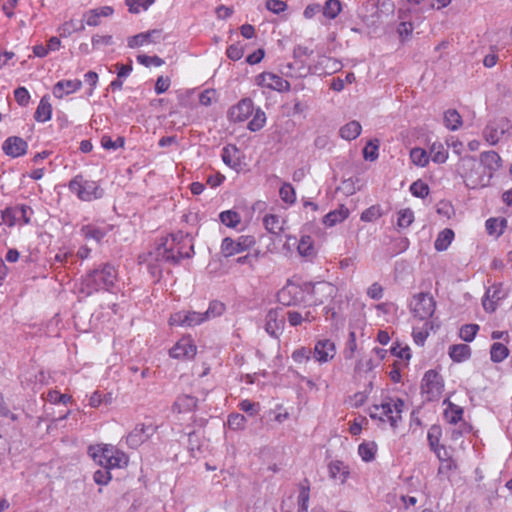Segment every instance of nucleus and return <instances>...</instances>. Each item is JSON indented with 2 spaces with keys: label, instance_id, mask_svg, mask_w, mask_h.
Returning a JSON list of instances; mask_svg holds the SVG:
<instances>
[{
  "label": "nucleus",
  "instance_id": "obj_1",
  "mask_svg": "<svg viewBox=\"0 0 512 512\" xmlns=\"http://www.w3.org/2000/svg\"><path fill=\"white\" fill-rule=\"evenodd\" d=\"M117 271L110 263L99 265L89 271L82 280V291L91 295L100 290L110 291L117 281Z\"/></svg>",
  "mask_w": 512,
  "mask_h": 512
},
{
  "label": "nucleus",
  "instance_id": "obj_2",
  "mask_svg": "<svg viewBox=\"0 0 512 512\" xmlns=\"http://www.w3.org/2000/svg\"><path fill=\"white\" fill-rule=\"evenodd\" d=\"M172 239L161 238L153 252L150 255L155 261H164L172 265H178L184 258H191L194 255V246L191 245L188 252H182L180 248L176 249V245H179L183 240L184 235L179 232L171 236Z\"/></svg>",
  "mask_w": 512,
  "mask_h": 512
},
{
  "label": "nucleus",
  "instance_id": "obj_3",
  "mask_svg": "<svg viewBox=\"0 0 512 512\" xmlns=\"http://www.w3.org/2000/svg\"><path fill=\"white\" fill-rule=\"evenodd\" d=\"M69 190L75 193L82 201H91L103 196V189L92 180H87L83 175H76L68 184Z\"/></svg>",
  "mask_w": 512,
  "mask_h": 512
},
{
  "label": "nucleus",
  "instance_id": "obj_4",
  "mask_svg": "<svg viewBox=\"0 0 512 512\" xmlns=\"http://www.w3.org/2000/svg\"><path fill=\"white\" fill-rule=\"evenodd\" d=\"M410 307L415 317L426 320L434 314L436 302L429 293L421 292L414 295Z\"/></svg>",
  "mask_w": 512,
  "mask_h": 512
},
{
  "label": "nucleus",
  "instance_id": "obj_5",
  "mask_svg": "<svg viewBox=\"0 0 512 512\" xmlns=\"http://www.w3.org/2000/svg\"><path fill=\"white\" fill-rule=\"evenodd\" d=\"M255 243L256 240L251 235H241L237 240L225 237L221 243V253L225 258H228L250 249Z\"/></svg>",
  "mask_w": 512,
  "mask_h": 512
},
{
  "label": "nucleus",
  "instance_id": "obj_6",
  "mask_svg": "<svg viewBox=\"0 0 512 512\" xmlns=\"http://www.w3.org/2000/svg\"><path fill=\"white\" fill-rule=\"evenodd\" d=\"M306 288L288 280L286 285L277 293V301L284 306H297L304 302Z\"/></svg>",
  "mask_w": 512,
  "mask_h": 512
},
{
  "label": "nucleus",
  "instance_id": "obj_7",
  "mask_svg": "<svg viewBox=\"0 0 512 512\" xmlns=\"http://www.w3.org/2000/svg\"><path fill=\"white\" fill-rule=\"evenodd\" d=\"M511 128L510 120L501 117L487 124L483 130V136L489 144L496 145L505 134L509 133Z\"/></svg>",
  "mask_w": 512,
  "mask_h": 512
},
{
  "label": "nucleus",
  "instance_id": "obj_8",
  "mask_svg": "<svg viewBox=\"0 0 512 512\" xmlns=\"http://www.w3.org/2000/svg\"><path fill=\"white\" fill-rule=\"evenodd\" d=\"M443 387V378L436 370L430 369L425 372L421 389L428 395L429 400L438 397L442 393Z\"/></svg>",
  "mask_w": 512,
  "mask_h": 512
},
{
  "label": "nucleus",
  "instance_id": "obj_9",
  "mask_svg": "<svg viewBox=\"0 0 512 512\" xmlns=\"http://www.w3.org/2000/svg\"><path fill=\"white\" fill-rule=\"evenodd\" d=\"M256 84L278 92L289 91L291 87L287 80H284L282 77L270 72H263L257 75Z\"/></svg>",
  "mask_w": 512,
  "mask_h": 512
},
{
  "label": "nucleus",
  "instance_id": "obj_10",
  "mask_svg": "<svg viewBox=\"0 0 512 512\" xmlns=\"http://www.w3.org/2000/svg\"><path fill=\"white\" fill-rule=\"evenodd\" d=\"M206 321L204 313L196 311H179L171 315L170 325L192 327Z\"/></svg>",
  "mask_w": 512,
  "mask_h": 512
},
{
  "label": "nucleus",
  "instance_id": "obj_11",
  "mask_svg": "<svg viewBox=\"0 0 512 512\" xmlns=\"http://www.w3.org/2000/svg\"><path fill=\"white\" fill-rule=\"evenodd\" d=\"M254 111L252 99L243 98L228 111V117L232 122H243L247 120Z\"/></svg>",
  "mask_w": 512,
  "mask_h": 512
},
{
  "label": "nucleus",
  "instance_id": "obj_12",
  "mask_svg": "<svg viewBox=\"0 0 512 512\" xmlns=\"http://www.w3.org/2000/svg\"><path fill=\"white\" fill-rule=\"evenodd\" d=\"M155 428L151 425L137 424L128 434L126 442L130 448L136 449L154 433Z\"/></svg>",
  "mask_w": 512,
  "mask_h": 512
},
{
  "label": "nucleus",
  "instance_id": "obj_13",
  "mask_svg": "<svg viewBox=\"0 0 512 512\" xmlns=\"http://www.w3.org/2000/svg\"><path fill=\"white\" fill-rule=\"evenodd\" d=\"M28 143L21 137L10 136L2 144L3 152L12 158L23 156L27 153Z\"/></svg>",
  "mask_w": 512,
  "mask_h": 512
},
{
  "label": "nucleus",
  "instance_id": "obj_14",
  "mask_svg": "<svg viewBox=\"0 0 512 512\" xmlns=\"http://www.w3.org/2000/svg\"><path fill=\"white\" fill-rule=\"evenodd\" d=\"M265 331L272 337L278 338L285 326V319L279 316L276 309H270L265 317Z\"/></svg>",
  "mask_w": 512,
  "mask_h": 512
},
{
  "label": "nucleus",
  "instance_id": "obj_15",
  "mask_svg": "<svg viewBox=\"0 0 512 512\" xmlns=\"http://www.w3.org/2000/svg\"><path fill=\"white\" fill-rule=\"evenodd\" d=\"M196 352L197 348L190 339H181L169 350V355L175 359H191Z\"/></svg>",
  "mask_w": 512,
  "mask_h": 512
},
{
  "label": "nucleus",
  "instance_id": "obj_16",
  "mask_svg": "<svg viewBox=\"0 0 512 512\" xmlns=\"http://www.w3.org/2000/svg\"><path fill=\"white\" fill-rule=\"evenodd\" d=\"M88 452L95 462H97L103 468L109 469V465H111L112 453H114L113 446H90Z\"/></svg>",
  "mask_w": 512,
  "mask_h": 512
},
{
  "label": "nucleus",
  "instance_id": "obj_17",
  "mask_svg": "<svg viewBox=\"0 0 512 512\" xmlns=\"http://www.w3.org/2000/svg\"><path fill=\"white\" fill-rule=\"evenodd\" d=\"M114 13L112 6H102L94 9H90L83 13V21L88 26L96 27L101 24V17H110Z\"/></svg>",
  "mask_w": 512,
  "mask_h": 512
},
{
  "label": "nucleus",
  "instance_id": "obj_18",
  "mask_svg": "<svg viewBox=\"0 0 512 512\" xmlns=\"http://www.w3.org/2000/svg\"><path fill=\"white\" fill-rule=\"evenodd\" d=\"M82 87V81L79 79L74 80H60L52 89V93L56 98H63L65 95H69L78 91Z\"/></svg>",
  "mask_w": 512,
  "mask_h": 512
},
{
  "label": "nucleus",
  "instance_id": "obj_19",
  "mask_svg": "<svg viewBox=\"0 0 512 512\" xmlns=\"http://www.w3.org/2000/svg\"><path fill=\"white\" fill-rule=\"evenodd\" d=\"M335 355V345L332 341L320 340L314 347V357L317 361L324 363L332 359Z\"/></svg>",
  "mask_w": 512,
  "mask_h": 512
},
{
  "label": "nucleus",
  "instance_id": "obj_20",
  "mask_svg": "<svg viewBox=\"0 0 512 512\" xmlns=\"http://www.w3.org/2000/svg\"><path fill=\"white\" fill-rule=\"evenodd\" d=\"M160 33V30L154 29L129 37L128 47L136 48L143 46L145 43H157L160 37Z\"/></svg>",
  "mask_w": 512,
  "mask_h": 512
},
{
  "label": "nucleus",
  "instance_id": "obj_21",
  "mask_svg": "<svg viewBox=\"0 0 512 512\" xmlns=\"http://www.w3.org/2000/svg\"><path fill=\"white\" fill-rule=\"evenodd\" d=\"M198 399L192 395L184 394L177 397L172 409L177 413L191 412L197 408Z\"/></svg>",
  "mask_w": 512,
  "mask_h": 512
},
{
  "label": "nucleus",
  "instance_id": "obj_22",
  "mask_svg": "<svg viewBox=\"0 0 512 512\" xmlns=\"http://www.w3.org/2000/svg\"><path fill=\"white\" fill-rule=\"evenodd\" d=\"M239 153V149L235 145H227L223 147L221 158L223 162L234 170H238L240 167V159L236 157V154Z\"/></svg>",
  "mask_w": 512,
  "mask_h": 512
},
{
  "label": "nucleus",
  "instance_id": "obj_23",
  "mask_svg": "<svg viewBox=\"0 0 512 512\" xmlns=\"http://www.w3.org/2000/svg\"><path fill=\"white\" fill-rule=\"evenodd\" d=\"M480 164L490 171H497L501 167V158L495 151H485L480 155Z\"/></svg>",
  "mask_w": 512,
  "mask_h": 512
},
{
  "label": "nucleus",
  "instance_id": "obj_24",
  "mask_svg": "<svg viewBox=\"0 0 512 512\" xmlns=\"http://www.w3.org/2000/svg\"><path fill=\"white\" fill-rule=\"evenodd\" d=\"M349 213L347 207L340 205L338 209L329 212L323 217V223L328 227H332L348 218Z\"/></svg>",
  "mask_w": 512,
  "mask_h": 512
},
{
  "label": "nucleus",
  "instance_id": "obj_25",
  "mask_svg": "<svg viewBox=\"0 0 512 512\" xmlns=\"http://www.w3.org/2000/svg\"><path fill=\"white\" fill-rule=\"evenodd\" d=\"M471 348L467 344H454L449 347L450 358L457 363L468 360L471 357Z\"/></svg>",
  "mask_w": 512,
  "mask_h": 512
},
{
  "label": "nucleus",
  "instance_id": "obj_26",
  "mask_svg": "<svg viewBox=\"0 0 512 512\" xmlns=\"http://www.w3.org/2000/svg\"><path fill=\"white\" fill-rule=\"evenodd\" d=\"M52 116V106L49 102L48 96H43L39 105L34 113V118L38 122H47Z\"/></svg>",
  "mask_w": 512,
  "mask_h": 512
},
{
  "label": "nucleus",
  "instance_id": "obj_27",
  "mask_svg": "<svg viewBox=\"0 0 512 512\" xmlns=\"http://www.w3.org/2000/svg\"><path fill=\"white\" fill-rule=\"evenodd\" d=\"M85 29V24L82 19L74 20L71 19L63 23L59 28L58 32L61 37H68L72 35L74 32H81Z\"/></svg>",
  "mask_w": 512,
  "mask_h": 512
},
{
  "label": "nucleus",
  "instance_id": "obj_28",
  "mask_svg": "<svg viewBox=\"0 0 512 512\" xmlns=\"http://www.w3.org/2000/svg\"><path fill=\"white\" fill-rule=\"evenodd\" d=\"M310 498V483L308 479H304L299 484V495H298V512H307L308 503Z\"/></svg>",
  "mask_w": 512,
  "mask_h": 512
},
{
  "label": "nucleus",
  "instance_id": "obj_29",
  "mask_svg": "<svg viewBox=\"0 0 512 512\" xmlns=\"http://www.w3.org/2000/svg\"><path fill=\"white\" fill-rule=\"evenodd\" d=\"M361 124L356 121H350L340 128L339 134L341 138L351 141L356 139L361 133Z\"/></svg>",
  "mask_w": 512,
  "mask_h": 512
},
{
  "label": "nucleus",
  "instance_id": "obj_30",
  "mask_svg": "<svg viewBox=\"0 0 512 512\" xmlns=\"http://www.w3.org/2000/svg\"><path fill=\"white\" fill-rule=\"evenodd\" d=\"M328 468L330 477L340 479L342 483H344L349 476L348 467L342 461H331Z\"/></svg>",
  "mask_w": 512,
  "mask_h": 512
},
{
  "label": "nucleus",
  "instance_id": "obj_31",
  "mask_svg": "<svg viewBox=\"0 0 512 512\" xmlns=\"http://www.w3.org/2000/svg\"><path fill=\"white\" fill-rule=\"evenodd\" d=\"M442 435V429L439 425H432L428 430L427 440L429 443L430 449L436 454L437 457H440V438Z\"/></svg>",
  "mask_w": 512,
  "mask_h": 512
},
{
  "label": "nucleus",
  "instance_id": "obj_32",
  "mask_svg": "<svg viewBox=\"0 0 512 512\" xmlns=\"http://www.w3.org/2000/svg\"><path fill=\"white\" fill-rule=\"evenodd\" d=\"M453 238H454L453 230L450 228H445L438 234V236L434 242L435 249L440 252L445 251L448 248V246L451 244Z\"/></svg>",
  "mask_w": 512,
  "mask_h": 512
},
{
  "label": "nucleus",
  "instance_id": "obj_33",
  "mask_svg": "<svg viewBox=\"0 0 512 512\" xmlns=\"http://www.w3.org/2000/svg\"><path fill=\"white\" fill-rule=\"evenodd\" d=\"M297 250L298 253L303 257L311 258L315 256L316 251L312 237L309 235L302 236L298 243Z\"/></svg>",
  "mask_w": 512,
  "mask_h": 512
},
{
  "label": "nucleus",
  "instance_id": "obj_34",
  "mask_svg": "<svg viewBox=\"0 0 512 512\" xmlns=\"http://www.w3.org/2000/svg\"><path fill=\"white\" fill-rule=\"evenodd\" d=\"M506 224L505 218H489L486 220L485 227L488 234L500 236L503 234Z\"/></svg>",
  "mask_w": 512,
  "mask_h": 512
},
{
  "label": "nucleus",
  "instance_id": "obj_35",
  "mask_svg": "<svg viewBox=\"0 0 512 512\" xmlns=\"http://www.w3.org/2000/svg\"><path fill=\"white\" fill-rule=\"evenodd\" d=\"M448 402V408L444 412V416L447 421L451 424H457L462 420L464 410L462 407L446 400Z\"/></svg>",
  "mask_w": 512,
  "mask_h": 512
},
{
  "label": "nucleus",
  "instance_id": "obj_36",
  "mask_svg": "<svg viewBox=\"0 0 512 512\" xmlns=\"http://www.w3.org/2000/svg\"><path fill=\"white\" fill-rule=\"evenodd\" d=\"M509 355V349L500 342H495L490 348V358L494 363H500Z\"/></svg>",
  "mask_w": 512,
  "mask_h": 512
},
{
  "label": "nucleus",
  "instance_id": "obj_37",
  "mask_svg": "<svg viewBox=\"0 0 512 512\" xmlns=\"http://www.w3.org/2000/svg\"><path fill=\"white\" fill-rule=\"evenodd\" d=\"M444 123L448 129L455 131L461 127L462 117L456 110L449 109L444 113Z\"/></svg>",
  "mask_w": 512,
  "mask_h": 512
},
{
  "label": "nucleus",
  "instance_id": "obj_38",
  "mask_svg": "<svg viewBox=\"0 0 512 512\" xmlns=\"http://www.w3.org/2000/svg\"><path fill=\"white\" fill-rule=\"evenodd\" d=\"M376 451L377 445L375 442H363L358 447V453L365 462L374 460Z\"/></svg>",
  "mask_w": 512,
  "mask_h": 512
},
{
  "label": "nucleus",
  "instance_id": "obj_39",
  "mask_svg": "<svg viewBox=\"0 0 512 512\" xmlns=\"http://www.w3.org/2000/svg\"><path fill=\"white\" fill-rule=\"evenodd\" d=\"M219 219L222 224L229 228H235L241 222V217L238 212L234 210H226L219 214Z\"/></svg>",
  "mask_w": 512,
  "mask_h": 512
},
{
  "label": "nucleus",
  "instance_id": "obj_40",
  "mask_svg": "<svg viewBox=\"0 0 512 512\" xmlns=\"http://www.w3.org/2000/svg\"><path fill=\"white\" fill-rule=\"evenodd\" d=\"M81 234L86 239H94L95 241L100 242L105 237L106 232L94 225H84L81 228Z\"/></svg>",
  "mask_w": 512,
  "mask_h": 512
},
{
  "label": "nucleus",
  "instance_id": "obj_41",
  "mask_svg": "<svg viewBox=\"0 0 512 512\" xmlns=\"http://www.w3.org/2000/svg\"><path fill=\"white\" fill-rule=\"evenodd\" d=\"M379 140L378 139H371L367 142L365 147L363 148V158L367 161H375L379 154Z\"/></svg>",
  "mask_w": 512,
  "mask_h": 512
},
{
  "label": "nucleus",
  "instance_id": "obj_42",
  "mask_svg": "<svg viewBox=\"0 0 512 512\" xmlns=\"http://www.w3.org/2000/svg\"><path fill=\"white\" fill-rule=\"evenodd\" d=\"M342 6L339 0H327L323 7V15L328 19H335L341 12Z\"/></svg>",
  "mask_w": 512,
  "mask_h": 512
},
{
  "label": "nucleus",
  "instance_id": "obj_43",
  "mask_svg": "<svg viewBox=\"0 0 512 512\" xmlns=\"http://www.w3.org/2000/svg\"><path fill=\"white\" fill-rule=\"evenodd\" d=\"M410 159L419 167H425L429 163V156L426 150L419 147H415L410 151Z\"/></svg>",
  "mask_w": 512,
  "mask_h": 512
},
{
  "label": "nucleus",
  "instance_id": "obj_44",
  "mask_svg": "<svg viewBox=\"0 0 512 512\" xmlns=\"http://www.w3.org/2000/svg\"><path fill=\"white\" fill-rule=\"evenodd\" d=\"M265 229L272 234H279L282 231L280 218L274 214H268L263 219Z\"/></svg>",
  "mask_w": 512,
  "mask_h": 512
},
{
  "label": "nucleus",
  "instance_id": "obj_45",
  "mask_svg": "<svg viewBox=\"0 0 512 512\" xmlns=\"http://www.w3.org/2000/svg\"><path fill=\"white\" fill-rule=\"evenodd\" d=\"M266 123V115L263 110L257 108L252 120L248 123V129L252 132L261 130Z\"/></svg>",
  "mask_w": 512,
  "mask_h": 512
},
{
  "label": "nucleus",
  "instance_id": "obj_46",
  "mask_svg": "<svg viewBox=\"0 0 512 512\" xmlns=\"http://www.w3.org/2000/svg\"><path fill=\"white\" fill-rule=\"evenodd\" d=\"M431 159L435 163H444L448 158V152L441 143H434L430 148Z\"/></svg>",
  "mask_w": 512,
  "mask_h": 512
},
{
  "label": "nucleus",
  "instance_id": "obj_47",
  "mask_svg": "<svg viewBox=\"0 0 512 512\" xmlns=\"http://www.w3.org/2000/svg\"><path fill=\"white\" fill-rule=\"evenodd\" d=\"M410 192L413 196L424 199L429 195L430 189L425 182L418 179L411 184Z\"/></svg>",
  "mask_w": 512,
  "mask_h": 512
},
{
  "label": "nucleus",
  "instance_id": "obj_48",
  "mask_svg": "<svg viewBox=\"0 0 512 512\" xmlns=\"http://www.w3.org/2000/svg\"><path fill=\"white\" fill-rule=\"evenodd\" d=\"M1 223L6 224L8 227H13L18 221V214L16 207H6L1 211Z\"/></svg>",
  "mask_w": 512,
  "mask_h": 512
},
{
  "label": "nucleus",
  "instance_id": "obj_49",
  "mask_svg": "<svg viewBox=\"0 0 512 512\" xmlns=\"http://www.w3.org/2000/svg\"><path fill=\"white\" fill-rule=\"evenodd\" d=\"M225 311L224 303L213 300L210 302L208 309L204 312L206 320L221 316Z\"/></svg>",
  "mask_w": 512,
  "mask_h": 512
},
{
  "label": "nucleus",
  "instance_id": "obj_50",
  "mask_svg": "<svg viewBox=\"0 0 512 512\" xmlns=\"http://www.w3.org/2000/svg\"><path fill=\"white\" fill-rule=\"evenodd\" d=\"M279 195L282 201L288 204H293L296 200V192L290 183H284L280 190Z\"/></svg>",
  "mask_w": 512,
  "mask_h": 512
},
{
  "label": "nucleus",
  "instance_id": "obj_51",
  "mask_svg": "<svg viewBox=\"0 0 512 512\" xmlns=\"http://www.w3.org/2000/svg\"><path fill=\"white\" fill-rule=\"evenodd\" d=\"M478 330L479 325L477 324H465L460 328L459 336L465 342H471L474 340Z\"/></svg>",
  "mask_w": 512,
  "mask_h": 512
},
{
  "label": "nucleus",
  "instance_id": "obj_52",
  "mask_svg": "<svg viewBox=\"0 0 512 512\" xmlns=\"http://www.w3.org/2000/svg\"><path fill=\"white\" fill-rule=\"evenodd\" d=\"M414 221V213L410 208L403 209L398 213L397 225L399 228H408Z\"/></svg>",
  "mask_w": 512,
  "mask_h": 512
},
{
  "label": "nucleus",
  "instance_id": "obj_53",
  "mask_svg": "<svg viewBox=\"0 0 512 512\" xmlns=\"http://www.w3.org/2000/svg\"><path fill=\"white\" fill-rule=\"evenodd\" d=\"M381 208L379 205H372L365 209L361 214V220L364 222H373L381 217Z\"/></svg>",
  "mask_w": 512,
  "mask_h": 512
},
{
  "label": "nucleus",
  "instance_id": "obj_54",
  "mask_svg": "<svg viewBox=\"0 0 512 512\" xmlns=\"http://www.w3.org/2000/svg\"><path fill=\"white\" fill-rule=\"evenodd\" d=\"M127 463L128 457L126 454L114 448V453H112L111 465H109V469L120 468L124 465H127Z\"/></svg>",
  "mask_w": 512,
  "mask_h": 512
},
{
  "label": "nucleus",
  "instance_id": "obj_55",
  "mask_svg": "<svg viewBox=\"0 0 512 512\" xmlns=\"http://www.w3.org/2000/svg\"><path fill=\"white\" fill-rule=\"evenodd\" d=\"M382 408L383 414L388 417L390 421V425L395 428L397 426L398 421L401 420V416H392L393 408L390 403H382L380 406L374 405L373 408L375 410H378L379 408Z\"/></svg>",
  "mask_w": 512,
  "mask_h": 512
},
{
  "label": "nucleus",
  "instance_id": "obj_56",
  "mask_svg": "<svg viewBox=\"0 0 512 512\" xmlns=\"http://www.w3.org/2000/svg\"><path fill=\"white\" fill-rule=\"evenodd\" d=\"M228 426L233 430L241 429L244 427L246 418L240 413H231L228 416Z\"/></svg>",
  "mask_w": 512,
  "mask_h": 512
},
{
  "label": "nucleus",
  "instance_id": "obj_57",
  "mask_svg": "<svg viewBox=\"0 0 512 512\" xmlns=\"http://www.w3.org/2000/svg\"><path fill=\"white\" fill-rule=\"evenodd\" d=\"M390 352L392 355L401 359L409 360L411 358L410 348L408 346L401 347L400 343L398 342L393 343L390 348Z\"/></svg>",
  "mask_w": 512,
  "mask_h": 512
},
{
  "label": "nucleus",
  "instance_id": "obj_58",
  "mask_svg": "<svg viewBox=\"0 0 512 512\" xmlns=\"http://www.w3.org/2000/svg\"><path fill=\"white\" fill-rule=\"evenodd\" d=\"M226 55L232 61L240 60L244 55V48L239 42L231 44L226 50Z\"/></svg>",
  "mask_w": 512,
  "mask_h": 512
},
{
  "label": "nucleus",
  "instance_id": "obj_59",
  "mask_svg": "<svg viewBox=\"0 0 512 512\" xmlns=\"http://www.w3.org/2000/svg\"><path fill=\"white\" fill-rule=\"evenodd\" d=\"M137 61L146 67H149L150 65L161 66L164 64V60L156 55L148 56L145 54H140L137 56Z\"/></svg>",
  "mask_w": 512,
  "mask_h": 512
},
{
  "label": "nucleus",
  "instance_id": "obj_60",
  "mask_svg": "<svg viewBox=\"0 0 512 512\" xmlns=\"http://www.w3.org/2000/svg\"><path fill=\"white\" fill-rule=\"evenodd\" d=\"M295 64H296V67H297V70L295 71V73H286L287 76H290V77H296V78H302V77H306L308 74L311 73V67L310 66H307L304 61L300 59L298 60H295Z\"/></svg>",
  "mask_w": 512,
  "mask_h": 512
},
{
  "label": "nucleus",
  "instance_id": "obj_61",
  "mask_svg": "<svg viewBox=\"0 0 512 512\" xmlns=\"http://www.w3.org/2000/svg\"><path fill=\"white\" fill-rule=\"evenodd\" d=\"M14 97L20 106H27L30 101V94L25 87H18L14 90Z\"/></svg>",
  "mask_w": 512,
  "mask_h": 512
},
{
  "label": "nucleus",
  "instance_id": "obj_62",
  "mask_svg": "<svg viewBox=\"0 0 512 512\" xmlns=\"http://www.w3.org/2000/svg\"><path fill=\"white\" fill-rule=\"evenodd\" d=\"M110 469H99L94 472L93 479L99 485H106L111 480Z\"/></svg>",
  "mask_w": 512,
  "mask_h": 512
},
{
  "label": "nucleus",
  "instance_id": "obj_63",
  "mask_svg": "<svg viewBox=\"0 0 512 512\" xmlns=\"http://www.w3.org/2000/svg\"><path fill=\"white\" fill-rule=\"evenodd\" d=\"M265 6L267 10L273 12L274 14H280L287 9L286 2L282 0H267Z\"/></svg>",
  "mask_w": 512,
  "mask_h": 512
},
{
  "label": "nucleus",
  "instance_id": "obj_64",
  "mask_svg": "<svg viewBox=\"0 0 512 512\" xmlns=\"http://www.w3.org/2000/svg\"><path fill=\"white\" fill-rule=\"evenodd\" d=\"M18 214V220H22L24 224L30 223V215L33 213V210L30 206L21 204L15 206Z\"/></svg>",
  "mask_w": 512,
  "mask_h": 512
}]
</instances>
